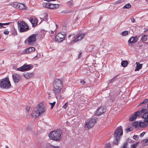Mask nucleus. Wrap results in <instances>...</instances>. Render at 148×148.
<instances>
[{"label": "nucleus", "instance_id": "7c9ffc66", "mask_svg": "<svg viewBox=\"0 0 148 148\" xmlns=\"http://www.w3.org/2000/svg\"><path fill=\"white\" fill-rule=\"evenodd\" d=\"M139 123L137 121H135L133 122L132 125L133 126H135L136 128H138L139 127Z\"/></svg>", "mask_w": 148, "mask_h": 148}, {"label": "nucleus", "instance_id": "58836bf2", "mask_svg": "<svg viewBox=\"0 0 148 148\" xmlns=\"http://www.w3.org/2000/svg\"><path fill=\"white\" fill-rule=\"evenodd\" d=\"M124 1L123 0H119L115 2V3L117 4L119 3H121L124 2Z\"/></svg>", "mask_w": 148, "mask_h": 148}, {"label": "nucleus", "instance_id": "c756f323", "mask_svg": "<svg viewBox=\"0 0 148 148\" xmlns=\"http://www.w3.org/2000/svg\"><path fill=\"white\" fill-rule=\"evenodd\" d=\"M121 148H129L127 142H125L121 147Z\"/></svg>", "mask_w": 148, "mask_h": 148}, {"label": "nucleus", "instance_id": "6ab92c4d", "mask_svg": "<svg viewBox=\"0 0 148 148\" xmlns=\"http://www.w3.org/2000/svg\"><path fill=\"white\" fill-rule=\"evenodd\" d=\"M30 22L34 26H36L37 25L38 21L36 18L34 16L31 17L29 18Z\"/></svg>", "mask_w": 148, "mask_h": 148}, {"label": "nucleus", "instance_id": "4be33fe9", "mask_svg": "<svg viewBox=\"0 0 148 148\" xmlns=\"http://www.w3.org/2000/svg\"><path fill=\"white\" fill-rule=\"evenodd\" d=\"M59 6L58 4H52L50 3V5L49 9H55L58 8Z\"/></svg>", "mask_w": 148, "mask_h": 148}, {"label": "nucleus", "instance_id": "f3484780", "mask_svg": "<svg viewBox=\"0 0 148 148\" xmlns=\"http://www.w3.org/2000/svg\"><path fill=\"white\" fill-rule=\"evenodd\" d=\"M53 85L62 88V84L61 80L56 79L55 80Z\"/></svg>", "mask_w": 148, "mask_h": 148}, {"label": "nucleus", "instance_id": "f257e3e1", "mask_svg": "<svg viewBox=\"0 0 148 148\" xmlns=\"http://www.w3.org/2000/svg\"><path fill=\"white\" fill-rule=\"evenodd\" d=\"M45 111L44 106L42 104H40L34 109L32 112V115L34 117H37L39 116L40 114L44 112Z\"/></svg>", "mask_w": 148, "mask_h": 148}, {"label": "nucleus", "instance_id": "0eeeda50", "mask_svg": "<svg viewBox=\"0 0 148 148\" xmlns=\"http://www.w3.org/2000/svg\"><path fill=\"white\" fill-rule=\"evenodd\" d=\"M147 112L143 114L142 117L144 119V122H141L139 123V127H144L148 124V110L147 109Z\"/></svg>", "mask_w": 148, "mask_h": 148}, {"label": "nucleus", "instance_id": "49530a36", "mask_svg": "<svg viewBox=\"0 0 148 148\" xmlns=\"http://www.w3.org/2000/svg\"><path fill=\"white\" fill-rule=\"evenodd\" d=\"M143 101L144 103H147L148 101V99H145Z\"/></svg>", "mask_w": 148, "mask_h": 148}, {"label": "nucleus", "instance_id": "a878e982", "mask_svg": "<svg viewBox=\"0 0 148 148\" xmlns=\"http://www.w3.org/2000/svg\"><path fill=\"white\" fill-rule=\"evenodd\" d=\"M47 147L48 148H59V146H54L51 145L49 143L47 144Z\"/></svg>", "mask_w": 148, "mask_h": 148}, {"label": "nucleus", "instance_id": "e433bc0d", "mask_svg": "<svg viewBox=\"0 0 148 148\" xmlns=\"http://www.w3.org/2000/svg\"><path fill=\"white\" fill-rule=\"evenodd\" d=\"M117 77V76H116L112 78L111 79H110L109 81V83H112L116 79V77Z\"/></svg>", "mask_w": 148, "mask_h": 148}, {"label": "nucleus", "instance_id": "c85d7f7f", "mask_svg": "<svg viewBox=\"0 0 148 148\" xmlns=\"http://www.w3.org/2000/svg\"><path fill=\"white\" fill-rule=\"evenodd\" d=\"M67 4L70 7L72 6L73 4V0H69L67 1Z\"/></svg>", "mask_w": 148, "mask_h": 148}, {"label": "nucleus", "instance_id": "c03bdc74", "mask_svg": "<svg viewBox=\"0 0 148 148\" xmlns=\"http://www.w3.org/2000/svg\"><path fill=\"white\" fill-rule=\"evenodd\" d=\"M145 134V132H143L140 134V137H142Z\"/></svg>", "mask_w": 148, "mask_h": 148}, {"label": "nucleus", "instance_id": "aec40b11", "mask_svg": "<svg viewBox=\"0 0 148 148\" xmlns=\"http://www.w3.org/2000/svg\"><path fill=\"white\" fill-rule=\"evenodd\" d=\"M136 67L135 69V71H138L140 69H141L143 66V64H140L138 62H136Z\"/></svg>", "mask_w": 148, "mask_h": 148}, {"label": "nucleus", "instance_id": "dca6fc26", "mask_svg": "<svg viewBox=\"0 0 148 148\" xmlns=\"http://www.w3.org/2000/svg\"><path fill=\"white\" fill-rule=\"evenodd\" d=\"M105 112V109L104 107H101L98 109L95 112L96 115H100L104 114Z\"/></svg>", "mask_w": 148, "mask_h": 148}, {"label": "nucleus", "instance_id": "bf43d9fd", "mask_svg": "<svg viewBox=\"0 0 148 148\" xmlns=\"http://www.w3.org/2000/svg\"><path fill=\"white\" fill-rule=\"evenodd\" d=\"M146 0V1L147 2L148 1V0Z\"/></svg>", "mask_w": 148, "mask_h": 148}, {"label": "nucleus", "instance_id": "f03ea898", "mask_svg": "<svg viewBox=\"0 0 148 148\" xmlns=\"http://www.w3.org/2000/svg\"><path fill=\"white\" fill-rule=\"evenodd\" d=\"M123 134V130L121 126L117 127L115 130L114 134L115 140L114 141L115 144L116 145L118 144Z\"/></svg>", "mask_w": 148, "mask_h": 148}, {"label": "nucleus", "instance_id": "4d7b16f0", "mask_svg": "<svg viewBox=\"0 0 148 148\" xmlns=\"http://www.w3.org/2000/svg\"><path fill=\"white\" fill-rule=\"evenodd\" d=\"M51 33H53V31H51Z\"/></svg>", "mask_w": 148, "mask_h": 148}, {"label": "nucleus", "instance_id": "a211bd4d", "mask_svg": "<svg viewBox=\"0 0 148 148\" xmlns=\"http://www.w3.org/2000/svg\"><path fill=\"white\" fill-rule=\"evenodd\" d=\"M139 37L137 36L131 37L128 41L129 43H134L138 40Z\"/></svg>", "mask_w": 148, "mask_h": 148}, {"label": "nucleus", "instance_id": "a19ab883", "mask_svg": "<svg viewBox=\"0 0 148 148\" xmlns=\"http://www.w3.org/2000/svg\"><path fill=\"white\" fill-rule=\"evenodd\" d=\"M133 138L135 140H137L139 138V136L137 135H134L133 136Z\"/></svg>", "mask_w": 148, "mask_h": 148}, {"label": "nucleus", "instance_id": "de8ad7c7", "mask_svg": "<svg viewBox=\"0 0 148 148\" xmlns=\"http://www.w3.org/2000/svg\"><path fill=\"white\" fill-rule=\"evenodd\" d=\"M4 34H8L9 33V32L8 31H5L4 32Z\"/></svg>", "mask_w": 148, "mask_h": 148}, {"label": "nucleus", "instance_id": "8fccbe9b", "mask_svg": "<svg viewBox=\"0 0 148 148\" xmlns=\"http://www.w3.org/2000/svg\"><path fill=\"white\" fill-rule=\"evenodd\" d=\"M81 53H80L78 55V57L79 58L81 56Z\"/></svg>", "mask_w": 148, "mask_h": 148}, {"label": "nucleus", "instance_id": "39448f33", "mask_svg": "<svg viewBox=\"0 0 148 148\" xmlns=\"http://www.w3.org/2000/svg\"><path fill=\"white\" fill-rule=\"evenodd\" d=\"M18 26L21 32H24L29 29V27L26 23L23 21L18 22Z\"/></svg>", "mask_w": 148, "mask_h": 148}, {"label": "nucleus", "instance_id": "a18cd8bd", "mask_svg": "<svg viewBox=\"0 0 148 148\" xmlns=\"http://www.w3.org/2000/svg\"><path fill=\"white\" fill-rule=\"evenodd\" d=\"M131 21L132 23H134L135 21L134 18V17H132L131 19Z\"/></svg>", "mask_w": 148, "mask_h": 148}, {"label": "nucleus", "instance_id": "09e8293b", "mask_svg": "<svg viewBox=\"0 0 148 148\" xmlns=\"http://www.w3.org/2000/svg\"><path fill=\"white\" fill-rule=\"evenodd\" d=\"M44 16H45L46 17V18H47V17L48 16V14L46 13H45L44 14Z\"/></svg>", "mask_w": 148, "mask_h": 148}, {"label": "nucleus", "instance_id": "3c124183", "mask_svg": "<svg viewBox=\"0 0 148 148\" xmlns=\"http://www.w3.org/2000/svg\"><path fill=\"white\" fill-rule=\"evenodd\" d=\"M44 1H47L48 2H49L50 1H55V0H44Z\"/></svg>", "mask_w": 148, "mask_h": 148}, {"label": "nucleus", "instance_id": "5701e85b", "mask_svg": "<svg viewBox=\"0 0 148 148\" xmlns=\"http://www.w3.org/2000/svg\"><path fill=\"white\" fill-rule=\"evenodd\" d=\"M24 77L27 79H29L33 76V74L31 73H28L24 75Z\"/></svg>", "mask_w": 148, "mask_h": 148}, {"label": "nucleus", "instance_id": "412c9836", "mask_svg": "<svg viewBox=\"0 0 148 148\" xmlns=\"http://www.w3.org/2000/svg\"><path fill=\"white\" fill-rule=\"evenodd\" d=\"M27 8V6L24 4L21 3H19L18 8L20 10H26Z\"/></svg>", "mask_w": 148, "mask_h": 148}, {"label": "nucleus", "instance_id": "ea45409f", "mask_svg": "<svg viewBox=\"0 0 148 148\" xmlns=\"http://www.w3.org/2000/svg\"><path fill=\"white\" fill-rule=\"evenodd\" d=\"M138 143H137L134 144H133L132 145V148H135L138 145Z\"/></svg>", "mask_w": 148, "mask_h": 148}, {"label": "nucleus", "instance_id": "2f4dec72", "mask_svg": "<svg viewBox=\"0 0 148 148\" xmlns=\"http://www.w3.org/2000/svg\"><path fill=\"white\" fill-rule=\"evenodd\" d=\"M10 24V23H0V28L2 27H4L3 26L5 25H8Z\"/></svg>", "mask_w": 148, "mask_h": 148}, {"label": "nucleus", "instance_id": "b1692460", "mask_svg": "<svg viewBox=\"0 0 148 148\" xmlns=\"http://www.w3.org/2000/svg\"><path fill=\"white\" fill-rule=\"evenodd\" d=\"M19 3L16 2H14L11 3L10 5L14 8H18Z\"/></svg>", "mask_w": 148, "mask_h": 148}, {"label": "nucleus", "instance_id": "f704fd0d", "mask_svg": "<svg viewBox=\"0 0 148 148\" xmlns=\"http://www.w3.org/2000/svg\"><path fill=\"white\" fill-rule=\"evenodd\" d=\"M128 32L127 31H125L122 32L121 34L123 36H125L128 34Z\"/></svg>", "mask_w": 148, "mask_h": 148}, {"label": "nucleus", "instance_id": "6e6d98bb", "mask_svg": "<svg viewBox=\"0 0 148 148\" xmlns=\"http://www.w3.org/2000/svg\"><path fill=\"white\" fill-rule=\"evenodd\" d=\"M3 50H4V49H0V51H3Z\"/></svg>", "mask_w": 148, "mask_h": 148}, {"label": "nucleus", "instance_id": "9d476101", "mask_svg": "<svg viewBox=\"0 0 148 148\" xmlns=\"http://www.w3.org/2000/svg\"><path fill=\"white\" fill-rule=\"evenodd\" d=\"M65 34L64 32L58 33L55 37V40L58 42H61L65 39Z\"/></svg>", "mask_w": 148, "mask_h": 148}, {"label": "nucleus", "instance_id": "c9c22d12", "mask_svg": "<svg viewBox=\"0 0 148 148\" xmlns=\"http://www.w3.org/2000/svg\"><path fill=\"white\" fill-rule=\"evenodd\" d=\"M111 147V145L109 143H106L105 146L106 148H110Z\"/></svg>", "mask_w": 148, "mask_h": 148}, {"label": "nucleus", "instance_id": "1a4fd4ad", "mask_svg": "<svg viewBox=\"0 0 148 148\" xmlns=\"http://www.w3.org/2000/svg\"><path fill=\"white\" fill-rule=\"evenodd\" d=\"M147 109H143L141 111H138L135 112L134 114L132 115L129 119V120L130 121H134L137 116H139L147 112Z\"/></svg>", "mask_w": 148, "mask_h": 148}, {"label": "nucleus", "instance_id": "13d9d810", "mask_svg": "<svg viewBox=\"0 0 148 148\" xmlns=\"http://www.w3.org/2000/svg\"><path fill=\"white\" fill-rule=\"evenodd\" d=\"M147 107H148V109H147V110H148V105H147Z\"/></svg>", "mask_w": 148, "mask_h": 148}, {"label": "nucleus", "instance_id": "f8f14e48", "mask_svg": "<svg viewBox=\"0 0 148 148\" xmlns=\"http://www.w3.org/2000/svg\"><path fill=\"white\" fill-rule=\"evenodd\" d=\"M37 35V34H33L28 38L27 40L29 45H31L36 42V37Z\"/></svg>", "mask_w": 148, "mask_h": 148}, {"label": "nucleus", "instance_id": "423d86ee", "mask_svg": "<svg viewBox=\"0 0 148 148\" xmlns=\"http://www.w3.org/2000/svg\"><path fill=\"white\" fill-rule=\"evenodd\" d=\"M96 121V119L95 118H91V119L87 120L84 126L85 129L86 130H89L93 127Z\"/></svg>", "mask_w": 148, "mask_h": 148}, {"label": "nucleus", "instance_id": "473e14b6", "mask_svg": "<svg viewBox=\"0 0 148 148\" xmlns=\"http://www.w3.org/2000/svg\"><path fill=\"white\" fill-rule=\"evenodd\" d=\"M133 130V128L131 127L130 126H128V127L125 129V130L126 132H130L131 131H132Z\"/></svg>", "mask_w": 148, "mask_h": 148}, {"label": "nucleus", "instance_id": "4c0bfd02", "mask_svg": "<svg viewBox=\"0 0 148 148\" xmlns=\"http://www.w3.org/2000/svg\"><path fill=\"white\" fill-rule=\"evenodd\" d=\"M49 103L51 106V109H52L53 108V106L55 104L56 102H55V101H54L53 103H51L49 102Z\"/></svg>", "mask_w": 148, "mask_h": 148}, {"label": "nucleus", "instance_id": "7ed1b4c3", "mask_svg": "<svg viewBox=\"0 0 148 148\" xmlns=\"http://www.w3.org/2000/svg\"><path fill=\"white\" fill-rule=\"evenodd\" d=\"M49 136L50 140L56 141L59 142L61 139V133L59 131H54L50 132Z\"/></svg>", "mask_w": 148, "mask_h": 148}, {"label": "nucleus", "instance_id": "ddd939ff", "mask_svg": "<svg viewBox=\"0 0 148 148\" xmlns=\"http://www.w3.org/2000/svg\"><path fill=\"white\" fill-rule=\"evenodd\" d=\"M31 67V65L24 64L23 66L17 68V70L18 71H23L29 70L30 69Z\"/></svg>", "mask_w": 148, "mask_h": 148}, {"label": "nucleus", "instance_id": "2eb2a0df", "mask_svg": "<svg viewBox=\"0 0 148 148\" xmlns=\"http://www.w3.org/2000/svg\"><path fill=\"white\" fill-rule=\"evenodd\" d=\"M35 50V49L34 47H28L23 51L22 53L24 54L34 52Z\"/></svg>", "mask_w": 148, "mask_h": 148}, {"label": "nucleus", "instance_id": "603ef678", "mask_svg": "<svg viewBox=\"0 0 148 148\" xmlns=\"http://www.w3.org/2000/svg\"><path fill=\"white\" fill-rule=\"evenodd\" d=\"M81 82L83 84L85 83V82L84 81H81Z\"/></svg>", "mask_w": 148, "mask_h": 148}, {"label": "nucleus", "instance_id": "4468645a", "mask_svg": "<svg viewBox=\"0 0 148 148\" xmlns=\"http://www.w3.org/2000/svg\"><path fill=\"white\" fill-rule=\"evenodd\" d=\"M13 80L15 83H18L21 80L20 75L18 74L14 73L12 74Z\"/></svg>", "mask_w": 148, "mask_h": 148}, {"label": "nucleus", "instance_id": "37998d69", "mask_svg": "<svg viewBox=\"0 0 148 148\" xmlns=\"http://www.w3.org/2000/svg\"><path fill=\"white\" fill-rule=\"evenodd\" d=\"M68 105V103L67 102L63 106L64 108L65 109L66 108V107Z\"/></svg>", "mask_w": 148, "mask_h": 148}, {"label": "nucleus", "instance_id": "6e6552de", "mask_svg": "<svg viewBox=\"0 0 148 148\" xmlns=\"http://www.w3.org/2000/svg\"><path fill=\"white\" fill-rule=\"evenodd\" d=\"M62 88L53 85L52 91L57 99H60L62 98L60 93Z\"/></svg>", "mask_w": 148, "mask_h": 148}, {"label": "nucleus", "instance_id": "052dcab7", "mask_svg": "<svg viewBox=\"0 0 148 148\" xmlns=\"http://www.w3.org/2000/svg\"><path fill=\"white\" fill-rule=\"evenodd\" d=\"M146 44H148V42H146Z\"/></svg>", "mask_w": 148, "mask_h": 148}, {"label": "nucleus", "instance_id": "20e7f679", "mask_svg": "<svg viewBox=\"0 0 148 148\" xmlns=\"http://www.w3.org/2000/svg\"><path fill=\"white\" fill-rule=\"evenodd\" d=\"M10 82L8 78L3 79L0 82V87L5 89H8L11 86Z\"/></svg>", "mask_w": 148, "mask_h": 148}, {"label": "nucleus", "instance_id": "bb28decb", "mask_svg": "<svg viewBox=\"0 0 148 148\" xmlns=\"http://www.w3.org/2000/svg\"><path fill=\"white\" fill-rule=\"evenodd\" d=\"M128 64L127 61L126 60H123L122 61L121 63V65L123 67H126Z\"/></svg>", "mask_w": 148, "mask_h": 148}, {"label": "nucleus", "instance_id": "72a5a7b5", "mask_svg": "<svg viewBox=\"0 0 148 148\" xmlns=\"http://www.w3.org/2000/svg\"><path fill=\"white\" fill-rule=\"evenodd\" d=\"M131 5L130 3H127L123 7L124 8L128 9L130 8Z\"/></svg>", "mask_w": 148, "mask_h": 148}, {"label": "nucleus", "instance_id": "5fc2aeb1", "mask_svg": "<svg viewBox=\"0 0 148 148\" xmlns=\"http://www.w3.org/2000/svg\"><path fill=\"white\" fill-rule=\"evenodd\" d=\"M71 35H69L68 36V38H70L71 36Z\"/></svg>", "mask_w": 148, "mask_h": 148}, {"label": "nucleus", "instance_id": "cd10ccee", "mask_svg": "<svg viewBox=\"0 0 148 148\" xmlns=\"http://www.w3.org/2000/svg\"><path fill=\"white\" fill-rule=\"evenodd\" d=\"M50 3H44L42 5L43 7L47 8H49Z\"/></svg>", "mask_w": 148, "mask_h": 148}, {"label": "nucleus", "instance_id": "79ce46f5", "mask_svg": "<svg viewBox=\"0 0 148 148\" xmlns=\"http://www.w3.org/2000/svg\"><path fill=\"white\" fill-rule=\"evenodd\" d=\"M30 106H27L26 107V110L27 112H28L30 109Z\"/></svg>", "mask_w": 148, "mask_h": 148}, {"label": "nucleus", "instance_id": "393cba45", "mask_svg": "<svg viewBox=\"0 0 148 148\" xmlns=\"http://www.w3.org/2000/svg\"><path fill=\"white\" fill-rule=\"evenodd\" d=\"M148 36L147 35H144L141 37L140 40L143 42L146 41L148 39Z\"/></svg>", "mask_w": 148, "mask_h": 148}, {"label": "nucleus", "instance_id": "9b49d317", "mask_svg": "<svg viewBox=\"0 0 148 148\" xmlns=\"http://www.w3.org/2000/svg\"><path fill=\"white\" fill-rule=\"evenodd\" d=\"M85 35V34L84 33H82L79 34L76 38L73 39L69 43L71 44H72L77 42L81 40L84 37Z\"/></svg>", "mask_w": 148, "mask_h": 148}, {"label": "nucleus", "instance_id": "864d4df0", "mask_svg": "<svg viewBox=\"0 0 148 148\" xmlns=\"http://www.w3.org/2000/svg\"><path fill=\"white\" fill-rule=\"evenodd\" d=\"M143 103H144L143 102V101L142 102H141L140 103V105H142Z\"/></svg>", "mask_w": 148, "mask_h": 148}]
</instances>
